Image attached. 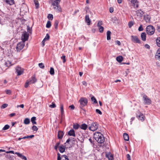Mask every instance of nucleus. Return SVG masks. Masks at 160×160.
Instances as JSON below:
<instances>
[{
	"mask_svg": "<svg viewBox=\"0 0 160 160\" xmlns=\"http://www.w3.org/2000/svg\"><path fill=\"white\" fill-rule=\"evenodd\" d=\"M8 106V105L7 104H2V105L1 106V108H4L7 107Z\"/></svg>",
	"mask_w": 160,
	"mask_h": 160,
	"instance_id": "55",
	"label": "nucleus"
},
{
	"mask_svg": "<svg viewBox=\"0 0 160 160\" xmlns=\"http://www.w3.org/2000/svg\"><path fill=\"white\" fill-rule=\"evenodd\" d=\"M11 62L9 61H8L6 62L5 65L7 67H9L11 66Z\"/></svg>",
	"mask_w": 160,
	"mask_h": 160,
	"instance_id": "52",
	"label": "nucleus"
},
{
	"mask_svg": "<svg viewBox=\"0 0 160 160\" xmlns=\"http://www.w3.org/2000/svg\"><path fill=\"white\" fill-rule=\"evenodd\" d=\"M155 58L156 59L160 60V48L157 50L156 53Z\"/></svg>",
	"mask_w": 160,
	"mask_h": 160,
	"instance_id": "20",
	"label": "nucleus"
},
{
	"mask_svg": "<svg viewBox=\"0 0 160 160\" xmlns=\"http://www.w3.org/2000/svg\"><path fill=\"white\" fill-rule=\"evenodd\" d=\"M31 84L29 83V82L28 81H27V82L25 83V88H27L28 87V85L29 84Z\"/></svg>",
	"mask_w": 160,
	"mask_h": 160,
	"instance_id": "51",
	"label": "nucleus"
},
{
	"mask_svg": "<svg viewBox=\"0 0 160 160\" xmlns=\"http://www.w3.org/2000/svg\"><path fill=\"white\" fill-rule=\"evenodd\" d=\"M111 34V32L109 31H108L107 32V40H109L111 39L110 35Z\"/></svg>",
	"mask_w": 160,
	"mask_h": 160,
	"instance_id": "31",
	"label": "nucleus"
},
{
	"mask_svg": "<svg viewBox=\"0 0 160 160\" xmlns=\"http://www.w3.org/2000/svg\"><path fill=\"white\" fill-rule=\"evenodd\" d=\"M6 153H12V154H15L14 153V152L13 151H8L6 152Z\"/></svg>",
	"mask_w": 160,
	"mask_h": 160,
	"instance_id": "57",
	"label": "nucleus"
},
{
	"mask_svg": "<svg viewBox=\"0 0 160 160\" xmlns=\"http://www.w3.org/2000/svg\"><path fill=\"white\" fill-rule=\"evenodd\" d=\"M137 117L138 119L142 121H143L144 120L145 116L143 114L141 113L140 112L139 113V115L137 114Z\"/></svg>",
	"mask_w": 160,
	"mask_h": 160,
	"instance_id": "14",
	"label": "nucleus"
},
{
	"mask_svg": "<svg viewBox=\"0 0 160 160\" xmlns=\"http://www.w3.org/2000/svg\"><path fill=\"white\" fill-rule=\"evenodd\" d=\"M34 137V135H32L30 136H24L23 137V138L26 139V138H32Z\"/></svg>",
	"mask_w": 160,
	"mask_h": 160,
	"instance_id": "41",
	"label": "nucleus"
},
{
	"mask_svg": "<svg viewBox=\"0 0 160 160\" xmlns=\"http://www.w3.org/2000/svg\"><path fill=\"white\" fill-rule=\"evenodd\" d=\"M56 107V104L53 102H52V104L49 105V107L51 108H55Z\"/></svg>",
	"mask_w": 160,
	"mask_h": 160,
	"instance_id": "48",
	"label": "nucleus"
},
{
	"mask_svg": "<svg viewBox=\"0 0 160 160\" xmlns=\"http://www.w3.org/2000/svg\"><path fill=\"white\" fill-rule=\"evenodd\" d=\"M65 146L62 145L59 147V150L60 152L63 153L65 151Z\"/></svg>",
	"mask_w": 160,
	"mask_h": 160,
	"instance_id": "21",
	"label": "nucleus"
},
{
	"mask_svg": "<svg viewBox=\"0 0 160 160\" xmlns=\"http://www.w3.org/2000/svg\"><path fill=\"white\" fill-rule=\"evenodd\" d=\"M32 129L33 131H37L38 130V128L36 126L33 125L32 127Z\"/></svg>",
	"mask_w": 160,
	"mask_h": 160,
	"instance_id": "42",
	"label": "nucleus"
},
{
	"mask_svg": "<svg viewBox=\"0 0 160 160\" xmlns=\"http://www.w3.org/2000/svg\"><path fill=\"white\" fill-rule=\"evenodd\" d=\"M51 22L49 21H48L46 25V27L47 28H50L51 26Z\"/></svg>",
	"mask_w": 160,
	"mask_h": 160,
	"instance_id": "39",
	"label": "nucleus"
},
{
	"mask_svg": "<svg viewBox=\"0 0 160 160\" xmlns=\"http://www.w3.org/2000/svg\"><path fill=\"white\" fill-rule=\"evenodd\" d=\"M57 160H68V157L65 155H62L61 157L60 154L58 153Z\"/></svg>",
	"mask_w": 160,
	"mask_h": 160,
	"instance_id": "9",
	"label": "nucleus"
},
{
	"mask_svg": "<svg viewBox=\"0 0 160 160\" xmlns=\"http://www.w3.org/2000/svg\"><path fill=\"white\" fill-rule=\"evenodd\" d=\"M94 138L98 143H102L104 142V138L103 135L100 132H96L93 135Z\"/></svg>",
	"mask_w": 160,
	"mask_h": 160,
	"instance_id": "1",
	"label": "nucleus"
},
{
	"mask_svg": "<svg viewBox=\"0 0 160 160\" xmlns=\"http://www.w3.org/2000/svg\"><path fill=\"white\" fill-rule=\"evenodd\" d=\"M157 29L158 32H160V26L157 25Z\"/></svg>",
	"mask_w": 160,
	"mask_h": 160,
	"instance_id": "64",
	"label": "nucleus"
},
{
	"mask_svg": "<svg viewBox=\"0 0 160 160\" xmlns=\"http://www.w3.org/2000/svg\"><path fill=\"white\" fill-rule=\"evenodd\" d=\"M28 81L31 84L34 83L36 82L37 79L36 78L35 76H33Z\"/></svg>",
	"mask_w": 160,
	"mask_h": 160,
	"instance_id": "17",
	"label": "nucleus"
},
{
	"mask_svg": "<svg viewBox=\"0 0 160 160\" xmlns=\"http://www.w3.org/2000/svg\"><path fill=\"white\" fill-rule=\"evenodd\" d=\"M68 135L70 136L75 137L76 135L75 133L74 130L73 129H71L68 132Z\"/></svg>",
	"mask_w": 160,
	"mask_h": 160,
	"instance_id": "22",
	"label": "nucleus"
},
{
	"mask_svg": "<svg viewBox=\"0 0 160 160\" xmlns=\"http://www.w3.org/2000/svg\"><path fill=\"white\" fill-rule=\"evenodd\" d=\"M144 14V12L142 11L140 9L137 10L135 12V14L138 17L141 18L142 17V15Z\"/></svg>",
	"mask_w": 160,
	"mask_h": 160,
	"instance_id": "12",
	"label": "nucleus"
},
{
	"mask_svg": "<svg viewBox=\"0 0 160 160\" xmlns=\"http://www.w3.org/2000/svg\"><path fill=\"white\" fill-rule=\"evenodd\" d=\"M123 59V57L121 56H118L116 58L117 61L119 62H121L122 61Z\"/></svg>",
	"mask_w": 160,
	"mask_h": 160,
	"instance_id": "30",
	"label": "nucleus"
},
{
	"mask_svg": "<svg viewBox=\"0 0 160 160\" xmlns=\"http://www.w3.org/2000/svg\"><path fill=\"white\" fill-rule=\"evenodd\" d=\"M91 100L94 103H97L98 102L96 99L93 96L91 98Z\"/></svg>",
	"mask_w": 160,
	"mask_h": 160,
	"instance_id": "40",
	"label": "nucleus"
},
{
	"mask_svg": "<svg viewBox=\"0 0 160 160\" xmlns=\"http://www.w3.org/2000/svg\"><path fill=\"white\" fill-rule=\"evenodd\" d=\"M64 135L63 132L61 131H59L58 133V137L59 139H62Z\"/></svg>",
	"mask_w": 160,
	"mask_h": 160,
	"instance_id": "24",
	"label": "nucleus"
},
{
	"mask_svg": "<svg viewBox=\"0 0 160 160\" xmlns=\"http://www.w3.org/2000/svg\"><path fill=\"white\" fill-rule=\"evenodd\" d=\"M123 138L125 141H128L129 140V136L126 133H124L123 134Z\"/></svg>",
	"mask_w": 160,
	"mask_h": 160,
	"instance_id": "28",
	"label": "nucleus"
},
{
	"mask_svg": "<svg viewBox=\"0 0 160 160\" xmlns=\"http://www.w3.org/2000/svg\"><path fill=\"white\" fill-rule=\"evenodd\" d=\"M156 40L157 45L160 47V37H158Z\"/></svg>",
	"mask_w": 160,
	"mask_h": 160,
	"instance_id": "32",
	"label": "nucleus"
},
{
	"mask_svg": "<svg viewBox=\"0 0 160 160\" xmlns=\"http://www.w3.org/2000/svg\"><path fill=\"white\" fill-rule=\"evenodd\" d=\"M80 102V108L82 109L87 104L88 100L87 98L84 97L81 98L79 101Z\"/></svg>",
	"mask_w": 160,
	"mask_h": 160,
	"instance_id": "2",
	"label": "nucleus"
},
{
	"mask_svg": "<svg viewBox=\"0 0 160 160\" xmlns=\"http://www.w3.org/2000/svg\"><path fill=\"white\" fill-rule=\"evenodd\" d=\"M49 35L48 33H47L46 34V35L45 38H44L43 39L46 41L47 40H48L49 39Z\"/></svg>",
	"mask_w": 160,
	"mask_h": 160,
	"instance_id": "46",
	"label": "nucleus"
},
{
	"mask_svg": "<svg viewBox=\"0 0 160 160\" xmlns=\"http://www.w3.org/2000/svg\"><path fill=\"white\" fill-rule=\"evenodd\" d=\"M134 24V22L133 21H130L128 23V27L130 28H131Z\"/></svg>",
	"mask_w": 160,
	"mask_h": 160,
	"instance_id": "43",
	"label": "nucleus"
},
{
	"mask_svg": "<svg viewBox=\"0 0 160 160\" xmlns=\"http://www.w3.org/2000/svg\"><path fill=\"white\" fill-rule=\"evenodd\" d=\"M144 102L145 104L147 105H150L151 103V100L148 98L146 95H144L143 96Z\"/></svg>",
	"mask_w": 160,
	"mask_h": 160,
	"instance_id": "6",
	"label": "nucleus"
},
{
	"mask_svg": "<svg viewBox=\"0 0 160 160\" xmlns=\"http://www.w3.org/2000/svg\"><path fill=\"white\" fill-rule=\"evenodd\" d=\"M132 41L134 43H140L141 41L139 38L136 36H131Z\"/></svg>",
	"mask_w": 160,
	"mask_h": 160,
	"instance_id": "7",
	"label": "nucleus"
},
{
	"mask_svg": "<svg viewBox=\"0 0 160 160\" xmlns=\"http://www.w3.org/2000/svg\"><path fill=\"white\" fill-rule=\"evenodd\" d=\"M60 109L61 114L62 115H63L64 113V111L63 109V105L62 104H60Z\"/></svg>",
	"mask_w": 160,
	"mask_h": 160,
	"instance_id": "29",
	"label": "nucleus"
},
{
	"mask_svg": "<svg viewBox=\"0 0 160 160\" xmlns=\"http://www.w3.org/2000/svg\"><path fill=\"white\" fill-rule=\"evenodd\" d=\"M102 21H99L98 23V27L101 26V25L102 24Z\"/></svg>",
	"mask_w": 160,
	"mask_h": 160,
	"instance_id": "56",
	"label": "nucleus"
},
{
	"mask_svg": "<svg viewBox=\"0 0 160 160\" xmlns=\"http://www.w3.org/2000/svg\"><path fill=\"white\" fill-rule=\"evenodd\" d=\"M5 2L6 3L11 5L14 4V0H5Z\"/></svg>",
	"mask_w": 160,
	"mask_h": 160,
	"instance_id": "26",
	"label": "nucleus"
},
{
	"mask_svg": "<svg viewBox=\"0 0 160 160\" xmlns=\"http://www.w3.org/2000/svg\"><path fill=\"white\" fill-rule=\"evenodd\" d=\"M25 46L24 42H21L18 43L16 47V49L17 52H20Z\"/></svg>",
	"mask_w": 160,
	"mask_h": 160,
	"instance_id": "5",
	"label": "nucleus"
},
{
	"mask_svg": "<svg viewBox=\"0 0 160 160\" xmlns=\"http://www.w3.org/2000/svg\"><path fill=\"white\" fill-rule=\"evenodd\" d=\"M61 59L63 60V62L64 63L66 61L65 56L63 55L62 57H61Z\"/></svg>",
	"mask_w": 160,
	"mask_h": 160,
	"instance_id": "47",
	"label": "nucleus"
},
{
	"mask_svg": "<svg viewBox=\"0 0 160 160\" xmlns=\"http://www.w3.org/2000/svg\"><path fill=\"white\" fill-rule=\"evenodd\" d=\"M36 120V118L35 117H33L31 119V121L33 124H36L37 123L35 121Z\"/></svg>",
	"mask_w": 160,
	"mask_h": 160,
	"instance_id": "33",
	"label": "nucleus"
},
{
	"mask_svg": "<svg viewBox=\"0 0 160 160\" xmlns=\"http://www.w3.org/2000/svg\"><path fill=\"white\" fill-rule=\"evenodd\" d=\"M96 112L97 113L99 114L100 115H102V112L98 109H96Z\"/></svg>",
	"mask_w": 160,
	"mask_h": 160,
	"instance_id": "54",
	"label": "nucleus"
},
{
	"mask_svg": "<svg viewBox=\"0 0 160 160\" xmlns=\"http://www.w3.org/2000/svg\"><path fill=\"white\" fill-rule=\"evenodd\" d=\"M15 154H17L18 156L22 159L27 160V158L18 152H16Z\"/></svg>",
	"mask_w": 160,
	"mask_h": 160,
	"instance_id": "18",
	"label": "nucleus"
},
{
	"mask_svg": "<svg viewBox=\"0 0 160 160\" xmlns=\"http://www.w3.org/2000/svg\"><path fill=\"white\" fill-rule=\"evenodd\" d=\"M131 2L132 4V5L134 8H137L138 7V2L137 0H131Z\"/></svg>",
	"mask_w": 160,
	"mask_h": 160,
	"instance_id": "16",
	"label": "nucleus"
},
{
	"mask_svg": "<svg viewBox=\"0 0 160 160\" xmlns=\"http://www.w3.org/2000/svg\"><path fill=\"white\" fill-rule=\"evenodd\" d=\"M106 157L108 158L109 160H113V155L110 152L106 153Z\"/></svg>",
	"mask_w": 160,
	"mask_h": 160,
	"instance_id": "19",
	"label": "nucleus"
},
{
	"mask_svg": "<svg viewBox=\"0 0 160 160\" xmlns=\"http://www.w3.org/2000/svg\"><path fill=\"white\" fill-rule=\"evenodd\" d=\"M79 127V125L77 124H74L73 125V128L75 129H77Z\"/></svg>",
	"mask_w": 160,
	"mask_h": 160,
	"instance_id": "45",
	"label": "nucleus"
},
{
	"mask_svg": "<svg viewBox=\"0 0 160 160\" xmlns=\"http://www.w3.org/2000/svg\"><path fill=\"white\" fill-rule=\"evenodd\" d=\"M16 72L17 73V75L18 76L22 74L23 72V68H21V67L18 66L16 68Z\"/></svg>",
	"mask_w": 160,
	"mask_h": 160,
	"instance_id": "8",
	"label": "nucleus"
},
{
	"mask_svg": "<svg viewBox=\"0 0 160 160\" xmlns=\"http://www.w3.org/2000/svg\"><path fill=\"white\" fill-rule=\"evenodd\" d=\"M143 28H142V25L141 24V25H140V26H139V27L138 28V30L139 31H143Z\"/></svg>",
	"mask_w": 160,
	"mask_h": 160,
	"instance_id": "53",
	"label": "nucleus"
},
{
	"mask_svg": "<svg viewBox=\"0 0 160 160\" xmlns=\"http://www.w3.org/2000/svg\"><path fill=\"white\" fill-rule=\"evenodd\" d=\"M53 6V9L55 11L57 12H62V9L59 4L57 5L55 4V5H52Z\"/></svg>",
	"mask_w": 160,
	"mask_h": 160,
	"instance_id": "10",
	"label": "nucleus"
},
{
	"mask_svg": "<svg viewBox=\"0 0 160 160\" xmlns=\"http://www.w3.org/2000/svg\"><path fill=\"white\" fill-rule=\"evenodd\" d=\"M58 23H59V22L58 20H56L55 21V22H54V26L55 28L56 29H57L58 28Z\"/></svg>",
	"mask_w": 160,
	"mask_h": 160,
	"instance_id": "36",
	"label": "nucleus"
},
{
	"mask_svg": "<svg viewBox=\"0 0 160 160\" xmlns=\"http://www.w3.org/2000/svg\"><path fill=\"white\" fill-rule=\"evenodd\" d=\"M28 34L26 32H24L22 35V42H25L28 40Z\"/></svg>",
	"mask_w": 160,
	"mask_h": 160,
	"instance_id": "11",
	"label": "nucleus"
},
{
	"mask_svg": "<svg viewBox=\"0 0 160 160\" xmlns=\"http://www.w3.org/2000/svg\"><path fill=\"white\" fill-rule=\"evenodd\" d=\"M48 18L49 19L52 20L53 18V15L51 14H49L48 16Z\"/></svg>",
	"mask_w": 160,
	"mask_h": 160,
	"instance_id": "37",
	"label": "nucleus"
},
{
	"mask_svg": "<svg viewBox=\"0 0 160 160\" xmlns=\"http://www.w3.org/2000/svg\"><path fill=\"white\" fill-rule=\"evenodd\" d=\"M69 107L72 110H73L74 109L75 107L73 105H72L69 106Z\"/></svg>",
	"mask_w": 160,
	"mask_h": 160,
	"instance_id": "61",
	"label": "nucleus"
},
{
	"mask_svg": "<svg viewBox=\"0 0 160 160\" xmlns=\"http://www.w3.org/2000/svg\"><path fill=\"white\" fill-rule=\"evenodd\" d=\"M24 105L23 104H22L20 105H18L17 106V108L21 107L22 108H24Z\"/></svg>",
	"mask_w": 160,
	"mask_h": 160,
	"instance_id": "62",
	"label": "nucleus"
},
{
	"mask_svg": "<svg viewBox=\"0 0 160 160\" xmlns=\"http://www.w3.org/2000/svg\"><path fill=\"white\" fill-rule=\"evenodd\" d=\"M34 2L35 4L36 8L37 9L38 8L39 6L38 2L37 0H34Z\"/></svg>",
	"mask_w": 160,
	"mask_h": 160,
	"instance_id": "34",
	"label": "nucleus"
},
{
	"mask_svg": "<svg viewBox=\"0 0 160 160\" xmlns=\"http://www.w3.org/2000/svg\"><path fill=\"white\" fill-rule=\"evenodd\" d=\"M30 119L28 118H26L24 121V123L25 124H28L30 123Z\"/></svg>",
	"mask_w": 160,
	"mask_h": 160,
	"instance_id": "35",
	"label": "nucleus"
},
{
	"mask_svg": "<svg viewBox=\"0 0 160 160\" xmlns=\"http://www.w3.org/2000/svg\"><path fill=\"white\" fill-rule=\"evenodd\" d=\"M127 157L128 160H131L130 156L129 154H128L127 155Z\"/></svg>",
	"mask_w": 160,
	"mask_h": 160,
	"instance_id": "60",
	"label": "nucleus"
},
{
	"mask_svg": "<svg viewBox=\"0 0 160 160\" xmlns=\"http://www.w3.org/2000/svg\"><path fill=\"white\" fill-rule=\"evenodd\" d=\"M146 30L147 33L149 35L153 34L155 31L154 28L151 25L148 26L146 28Z\"/></svg>",
	"mask_w": 160,
	"mask_h": 160,
	"instance_id": "3",
	"label": "nucleus"
},
{
	"mask_svg": "<svg viewBox=\"0 0 160 160\" xmlns=\"http://www.w3.org/2000/svg\"><path fill=\"white\" fill-rule=\"evenodd\" d=\"M38 66L39 67L43 69L44 68V66L42 63H39L38 64Z\"/></svg>",
	"mask_w": 160,
	"mask_h": 160,
	"instance_id": "50",
	"label": "nucleus"
},
{
	"mask_svg": "<svg viewBox=\"0 0 160 160\" xmlns=\"http://www.w3.org/2000/svg\"><path fill=\"white\" fill-rule=\"evenodd\" d=\"M10 128V126L8 125H6L2 128L3 130H6L9 129Z\"/></svg>",
	"mask_w": 160,
	"mask_h": 160,
	"instance_id": "44",
	"label": "nucleus"
},
{
	"mask_svg": "<svg viewBox=\"0 0 160 160\" xmlns=\"http://www.w3.org/2000/svg\"><path fill=\"white\" fill-rule=\"evenodd\" d=\"M71 140V139H70V138H69L67 140L66 143H65V144L66 145H67V143L69 144V142Z\"/></svg>",
	"mask_w": 160,
	"mask_h": 160,
	"instance_id": "58",
	"label": "nucleus"
},
{
	"mask_svg": "<svg viewBox=\"0 0 160 160\" xmlns=\"http://www.w3.org/2000/svg\"><path fill=\"white\" fill-rule=\"evenodd\" d=\"M98 28H99V32L101 33L103 31V29H104L103 27L102 26H100V27H98Z\"/></svg>",
	"mask_w": 160,
	"mask_h": 160,
	"instance_id": "49",
	"label": "nucleus"
},
{
	"mask_svg": "<svg viewBox=\"0 0 160 160\" xmlns=\"http://www.w3.org/2000/svg\"><path fill=\"white\" fill-rule=\"evenodd\" d=\"M116 44H117L119 46H120L121 45L120 42L118 40H117L116 41Z\"/></svg>",
	"mask_w": 160,
	"mask_h": 160,
	"instance_id": "63",
	"label": "nucleus"
},
{
	"mask_svg": "<svg viewBox=\"0 0 160 160\" xmlns=\"http://www.w3.org/2000/svg\"><path fill=\"white\" fill-rule=\"evenodd\" d=\"M50 74L52 75H53L54 74V68L52 67L50 68Z\"/></svg>",
	"mask_w": 160,
	"mask_h": 160,
	"instance_id": "38",
	"label": "nucleus"
},
{
	"mask_svg": "<svg viewBox=\"0 0 160 160\" xmlns=\"http://www.w3.org/2000/svg\"><path fill=\"white\" fill-rule=\"evenodd\" d=\"M144 19L146 22H149L151 20V16L148 14H146L144 16Z\"/></svg>",
	"mask_w": 160,
	"mask_h": 160,
	"instance_id": "15",
	"label": "nucleus"
},
{
	"mask_svg": "<svg viewBox=\"0 0 160 160\" xmlns=\"http://www.w3.org/2000/svg\"><path fill=\"white\" fill-rule=\"evenodd\" d=\"M80 127L81 129L84 130H86L88 128V126L86 124L83 123L81 125Z\"/></svg>",
	"mask_w": 160,
	"mask_h": 160,
	"instance_id": "27",
	"label": "nucleus"
},
{
	"mask_svg": "<svg viewBox=\"0 0 160 160\" xmlns=\"http://www.w3.org/2000/svg\"><path fill=\"white\" fill-rule=\"evenodd\" d=\"M146 34L145 32H142L141 34V37L142 40L143 41H145L146 40Z\"/></svg>",
	"mask_w": 160,
	"mask_h": 160,
	"instance_id": "25",
	"label": "nucleus"
},
{
	"mask_svg": "<svg viewBox=\"0 0 160 160\" xmlns=\"http://www.w3.org/2000/svg\"><path fill=\"white\" fill-rule=\"evenodd\" d=\"M61 1V0H51L49 1V2L51 3L52 5H55V4H59Z\"/></svg>",
	"mask_w": 160,
	"mask_h": 160,
	"instance_id": "13",
	"label": "nucleus"
},
{
	"mask_svg": "<svg viewBox=\"0 0 160 160\" xmlns=\"http://www.w3.org/2000/svg\"><path fill=\"white\" fill-rule=\"evenodd\" d=\"M6 93L8 94H10L11 93V91L9 90H7L6 91Z\"/></svg>",
	"mask_w": 160,
	"mask_h": 160,
	"instance_id": "59",
	"label": "nucleus"
},
{
	"mask_svg": "<svg viewBox=\"0 0 160 160\" xmlns=\"http://www.w3.org/2000/svg\"><path fill=\"white\" fill-rule=\"evenodd\" d=\"M85 21L87 23L88 25H90V24L91 20L89 18V16L88 15H86L85 18Z\"/></svg>",
	"mask_w": 160,
	"mask_h": 160,
	"instance_id": "23",
	"label": "nucleus"
},
{
	"mask_svg": "<svg viewBox=\"0 0 160 160\" xmlns=\"http://www.w3.org/2000/svg\"><path fill=\"white\" fill-rule=\"evenodd\" d=\"M98 124L96 122H93L92 123L91 125L88 128L89 130L94 131H96L98 128Z\"/></svg>",
	"mask_w": 160,
	"mask_h": 160,
	"instance_id": "4",
	"label": "nucleus"
}]
</instances>
